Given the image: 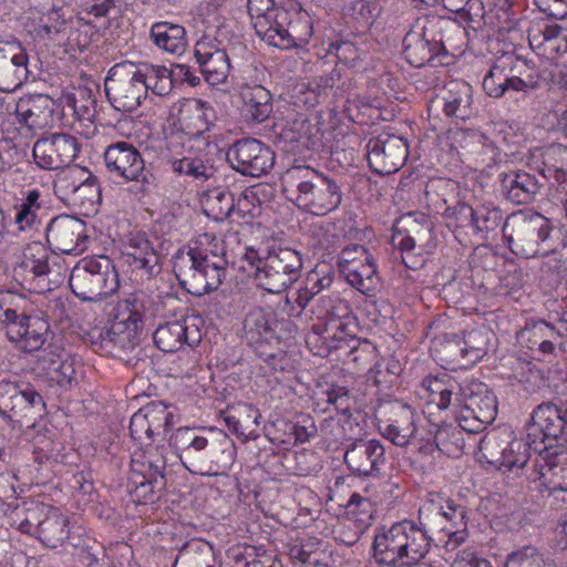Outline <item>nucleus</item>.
Masks as SVG:
<instances>
[{
    "label": "nucleus",
    "instance_id": "nucleus-1",
    "mask_svg": "<svg viewBox=\"0 0 567 567\" xmlns=\"http://www.w3.org/2000/svg\"><path fill=\"white\" fill-rule=\"evenodd\" d=\"M466 31L455 20L439 14L420 17L403 39L405 60L414 68L437 60L449 64V58L463 51Z\"/></svg>",
    "mask_w": 567,
    "mask_h": 567
},
{
    "label": "nucleus",
    "instance_id": "nucleus-2",
    "mask_svg": "<svg viewBox=\"0 0 567 567\" xmlns=\"http://www.w3.org/2000/svg\"><path fill=\"white\" fill-rule=\"evenodd\" d=\"M183 466L192 474L214 476L229 471L236 447L231 440L207 437L194 427H178L168 439Z\"/></svg>",
    "mask_w": 567,
    "mask_h": 567
},
{
    "label": "nucleus",
    "instance_id": "nucleus-3",
    "mask_svg": "<svg viewBox=\"0 0 567 567\" xmlns=\"http://www.w3.org/2000/svg\"><path fill=\"white\" fill-rule=\"evenodd\" d=\"M282 190L298 208L317 216L336 210L342 203L341 185L310 166H293L282 177Z\"/></svg>",
    "mask_w": 567,
    "mask_h": 567
},
{
    "label": "nucleus",
    "instance_id": "nucleus-4",
    "mask_svg": "<svg viewBox=\"0 0 567 567\" xmlns=\"http://www.w3.org/2000/svg\"><path fill=\"white\" fill-rule=\"evenodd\" d=\"M501 229L509 250L522 258L554 252L567 241L561 229L538 213L514 212Z\"/></svg>",
    "mask_w": 567,
    "mask_h": 567
},
{
    "label": "nucleus",
    "instance_id": "nucleus-5",
    "mask_svg": "<svg viewBox=\"0 0 567 567\" xmlns=\"http://www.w3.org/2000/svg\"><path fill=\"white\" fill-rule=\"evenodd\" d=\"M243 259L255 268L256 285L269 293H280L301 277L302 255L299 250L272 240L264 247H247Z\"/></svg>",
    "mask_w": 567,
    "mask_h": 567
},
{
    "label": "nucleus",
    "instance_id": "nucleus-6",
    "mask_svg": "<svg viewBox=\"0 0 567 567\" xmlns=\"http://www.w3.org/2000/svg\"><path fill=\"white\" fill-rule=\"evenodd\" d=\"M228 261L224 254L198 247L179 251L174 261V272L181 286L193 296L216 291L226 280Z\"/></svg>",
    "mask_w": 567,
    "mask_h": 567
},
{
    "label": "nucleus",
    "instance_id": "nucleus-7",
    "mask_svg": "<svg viewBox=\"0 0 567 567\" xmlns=\"http://www.w3.org/2000/svg\"><path fill=\"white\" fill-rule=\"evenodd\" d=\"M13 271L29 291L43 293L62 282L66 267L59 256L51 257L44 245L33 241L25 246Z\"/></svg>",
    "mask_w": 567,
    "mask_h": 567
},
{
    "label": "nucleus",
    "instance_id": "nucleus-8",
    "mask_svg": "<svg viewBox=\"0 0 567 567\" xmlns=\"http://www.w3.org/2000/svg\"><path fill=\"white\" fill-rule=\"evenodd\" d=\"M71 291L84 302H96L113 295L120 287L118 275L107 257L83 258L69 276Z\"/></svg>",
    "mask_w": 567,
    "mask_h": 567
},
{
    "label": "nucleus",
    "instance_id": "nucleus-9",
    "mask_svg": "<svg viewBox=\"0 0 567 567\" xmlns=\"http://www.w3.org/2000/svg\"><path fill=\"white\" fill-rule=\"evenodd\" d=\"M538 85V76L529 63L513 54L497 58L482 82L483 91L492 99L512 97L514 93L526 94Z\"/></svg>",
    "mask_w": 567,
    "mask_h": 567
},
{
    "label": "nucleus",
    "instance_id": "nucleus-10",
    "mask_svg": "<svg viewBox=\"0 0 567 567\" xmlns=\"http://www.w3.org/2000/svg\"><path fill=\"white\" fill-rule=\"evenodd\" d=\"M141 64L128 60L114 64L107 72L104 89L112 106L121 112L136 111L147 96Z\"/></svg>",
    "mask_w": 567,
    "mask_h": 567
},
{
    "label": "nucleus",
    "instance_id": "nucleus-11",
    "mask_svg": "<svg viewBox=\"0 0 567 567\" xmlns=\"http://www.w3.org/2000/svg\"><path fill=\"white\" fill-rule=\"evenodd\" d=\"M298 332L297 324L290 318H278L269 308L255 307L243 320V339L255 351L266 346L279 344L292 340Z\"/></svg>",
    "mask_w": 567,
    "mask_h": 567
},
{
    "label": "nucleus",
    "instance_id": "nucleus-12",
    "mask_svg": "<svg viewBox=\"0 0 567 567\" xmlns=\"http://www.w3.org/2000/svg\"><path fill=\"white\" fill-rule=\"evenodd\" d=\"M527 445L534 452L567 447V415L553 402H543L526 424Z\"/></svg>",
    "mask_w": 567,
    "mask_h": 567
},
{
    "label": "nucleus",
    "instance_id": "nucleus-13",
    "mask_svg": "<svg viewBox=\"0 0 567 567\" xmlns=\"http://www.w3.org/2000/svg\"><path fill=\"white\" fill-rule=\"evenodd\" d=\"M104 162L107 171L126 182L140 183V192L150 194L157 186V178L152 172V164L147 168L140 151L125 141L110 144L104 151Z\"/></svg>",
    "mask_w": 567,
    "mask_h": 567
},
{
    "label": "nucleus",
    "instance_id": "nucleus-14",
    "mask_svg": "<svg viewBox=\"0 0 567 567\" xmlns=\"http://www.w3.org/2000/svg\"><path fill=\"white\" fill-rule=\"evenodd\" d=\"M45 408L42 395L25 381L0 380V415L22 425Z\"/></svg>",
    "mask_w": 567,
    "mask_h": 567
},
{
    "label": "nucleus",
    "instance_id": "nucleus-15",
    "mask_svg": "<svg viewBox=\"0 0 567 567\" xmlns=\"http://www.w3.org/2000/svg\"><path fill=\"white\" fill-rule=\"evenodd\" d=\"M174 424V408L153 401L136 411L130 422V434L136 444L164 442Z\"/></svg>",
    "mask_w": 567,
    "mask_h": 567
},
{
    "label": "nucleus",
    "instance_id": "nucleus-16",
    "mask_svg": "<svg viewBox=\"0 0 567 567\" xmlns=\"http://www.w3.org/2000/svg\"><path fill=\"white\" fill-rule=\"evenodd\" d=\"M226 161L241 175L260 177L274 167L275 153L259 140L245 137L237 140L228 147Z\"/></svg>",
    "mask_w": 567,
    "mask_h": 567
},
{
    "label": "nucleus",
    "instance_id": "nucleus-17",
    "mask_svg": "<svg viewBox=\"0 0 567 567\" xmlns=\"http://www.w3.org/2000/svg\"><path fill=\"white\" fill-rule=\"evenodd\" d=\"M464 409L461 426L471 434L481 433L497 414V399L494 392L482 382H471L463 389Z\"/></svg>",
    "mask_w": 567,
    "mask_h": 567
},
{
    "label": "nucleus",
    "instance_id": "nucleus-18",
    "mask_svg": "<svg viewBox=\"0 0 567 567\" xmlns=\"http://www.w3.org/2000/svg\"><path fill=\"white\" fill-rule=\"evenodd\" d=\"M167 464L132 457L128 491L134 501L147 504L158 498L166 487Z\"/></svg>",
    "mask_w": 567,
    "mask_h": 567
},
{
    "label": "nucleus",
    "instance_id": "nucleus-19",
    "mask_svg": "<svg viewBox=\"0 0 567 567\" xmlns=\"http://www.w3.org/2000/svg\"><path fill=\"white\" fill-rule=\"evenodd\" d=\"M81 150L79 140L68 133H53L35 141L32 155L35 164L49 171L70 166Z\"/></svg>",
    "mask_w": 567,
    "mask_h": 567
},
{
    "label": "nucleus",
    "instance_id": "nucleus-20",
    "mask_svg": "<svg viewBox=\"0 0 567 567\" xmlns=\"http://www.w3.org/2000/svg\"><path fill=\"white\" fill-rule=\"evenodd\" d=\"M48 248L52 252L71 255L84 249L89 236L86 223L81 218L60 214L51 218L44 229Z\"/></svg>",
    "mask_w": 567,
    "mask_h": 567
},
{
    "label": "nucleus",
    "instance_id": "nucleus-21",
    "mask_svg": "<svg viewBox=\"0 0 567 567\" xmlns=\"http://www.w3.org/2000/svg\"><path fill=\"white\" fill-rule=\"evenodd\" d=\"M408 155V142L398 135L380 134L370 138L367 144L369 166L378 175L398 172L404 165Z\"/></svg>",
    "mask_w": 567,
    "mask_h": 567
},
{
    "label": "nucleus",
    "instance_id": "nucleus-22",
    "mask_svg": "<svg viewBox=\"0 0 567 567\" xmlns=\"http://www.w3.org/2000/svg\"><path fill=\"white\" fill-rule=\"evenodd\" d=\"M402 538L403 567L417 565L430 553L432 546L433 526L430 508L419 511L417 520L403 519L400 522Z\"/></svg>",
    "mask_w": 567,
    "mask_h": 567
},
{
    "label": "nucleus",
    "instance_id": "nucleus-23",
    "mask_svg": "<svg viewBox=\"0 0 567 567\" xmlns=\"http://www.w3.org/2000/svg\"><path fill=\"white\" fill-rule=\"evenodd\" d=\"M4 332L9 341L28 352L39 351L47 342L50 324L41 312L24 315L8 313Z\"/></svg>",
    "mask_w": 567,
    "mask_h": 567
},
{
    "label": "nucleus",
    "instance_id": "nucleus-24",
    "mask_svg": "<svg viewBox=\"0 0 567 567\" xmlns=\"http://www.w3.org/2000/svg\"><path fill=\"white\" fill-rule=\"evenodd\" d=\"M27 49L19 41H0V92H13L35 80Z\"/></svg>",
    "mask_w": 567,
    "mask_h": 567
},
{
    "label": "nucleus",
    "instance_id": "nucleus-25",
    "mask_svg": "<svg viewBox=\"0 0 567 567\" xmlns=\"http://www.w3.org/2000/svg\"><path fill=\"white\" fill-rule=\"evenodd\" d=\"M200 323L202 319L196 316L159 323L153 332L154 343L163 352L178 351L185 344L194 348L203 338Z\"/></svg>",
    "mask_w": 567,
    "mask_h": 567
},
{
    "label": "nucleus",
    "instance_id": "nucleus-26",
    "mask_svg": "<svg viewBox=\"0 0 567 567\" xmlns=\"http://www.w3.org/2000/svg\"><path fill=\"white\" fill-rule=\"evenodd\" d=\"M415 411L408 404L390 403L381 410L378 427L396 446H408L416 432Z\"/></svg>",
    "mask_w": 567,
    "mask_h": 567
},
{
    "label": "nucleus",
    "instance_id": "nucleus-27",
    "mask_svg": "<svg viewBox=\"0 0 567 567\" xmlns=\"http://www.w3.org/2000/svg\"><path fill=\"white\" fill-rule=\"evenodd\" d=\"M534 472L537 474L539 487L549 495L567 492V447L534 452Z\"/></svg>",
    "mask_w": 567,
    "mask_h": 567
},
{
    "label": "nucleus",
    "instance_id": "nucleus-28",
    "mask_svg": "<svg viewBox=\"0 0 567 567\" xmlns=\"http://www.w3.org/2000/svg\"><path fill=\"white\" fill-rule=\"evenodd\" d=\"M343 460L354 475L375 477L385 462V449L379 440L359 439L347 447Z\"/></svg>",
    "mask_w": 567,
    "mask_h": 567
},
{
    "label": "nucleus",
    "instance_id": "nucleus-29",
    "mask_svg": "<svg viewBox=\"0 0 567 567\" xmlns=\"http://www.w3.org/2000/svg\"><path fill=\"white\" fill-rule=\"evenodd\" d=\"M219 44L216 38L204 35L194 49L200 73L210 85L224 83L231 68L228 53Z\"/></svg>",
    "mask_w": 567,
    "mask_h": 567
},
{
    "label": "nucleus",
    "instance_id": "nucleus-30",
    "mask_svg": "<svg viewBox=\"0 0 567 567\" xmlns=\"http://www.w3.org/2000/svg\"><path fill=\"white\" fill-rule=\"evenodd\" d=\"M122 258L133 271L141 270L147 278H153L162 271L161 256L144 233L127 238L123 245Z\"/></svg>",
    "mask_w": 567,
    "mask_h": 567
},
{
    "label": "nucleus",
    "instance_id": "nucleus-31",
    "mask_svg": "<svg viewBox=\"0 0 567 567\" xmlns=\"http://www.w3.org/2000/svg\"><path fill=\"white\" fill-rule=\"evenodd\" d=\"M17 116L30 130L53 127L60 118L59 105L47 94L30 95L18 103Z\"/></svg>",
    "mask_w": 567,
    "mask_h": 567
},
{
    "label": "nucleus",
    "instance_id": "nucleus-32",
    "mask_svg": "<svg viewBox=\"0 0 567 567\" xmlns=\"http://www.w3.org/2000/svg\"><path fill=\"white\" fill-rule=\"evenodd\" d=\"M498 446L496 437L494 435H484L480 440V451L488 463L505 467L506 470H513L514 467L524 468L529 463L534 468L535 454L534 451L525 443L514 441L508 445V449H504L499 456L496 457L494 450Z\"/></svg>",
    "mask_w": 567,
    "mask_h": 567
},
{
    "label": "nucleus",
    "instance_id": "nucleus-33",
    "mask_svg": "<svg viewBox=\"0 0 567 567\" xmlns=\"http://www.w3.org/2000/svg\"><path fill=\"white\" fill-rule=\"evenodd\" d=\"M152 318L144 293H134L125 300L118 301L109 312L112 326H123L126 331L140 336Z\"/></svg>",
    "mask_w": 567,
    "mask_h": 567
},
{
    "label": "nucleus",
    "instance_id": "nucleus-34",
    "mask_svg": "<svg viewBox=\"0 0 567 567\" xmlns=\"http://www.w3.org/2000/svg\"><path fill=\"white\" fill-rule=\"evenodd\" d=\"M216 120L214 107L206 101L188 99L181 104L178 125L192 138L204 136L215 125Z\"/></svg>",
    "mask_w": 567,
    "mask_h": 567
},
{
    "label": "nucleus",
    "instance_id": "nucleus-35",
    "mask_svg": "<svg viewBox=\"0 0 567 567\" xmlns=\"http://www.w3.org/2000/svg\"><path fill=\"white\" fill-rule=\"evenodd\" d=\"M123 326H112L105 330H94L90 333V344L94 352L101 355L122 358L127 350L138 344L140 336L125 330Z\"/></svg>",
    "mask_w": 567,
    "mask_h": 567
},
{
    "label": "nucleus",
    "instance_id": "nucleus-36",
    "mask_svg": "<svg viewBox=\"0 0 567 567\" xmlns=\"http://www.w3.org/2000/svg\"><path fill=\"white\" fill-rule=\"evenodd\" d=\"M312 35V25L308 16L297 14L295 20L279 19L265 29V37L276 47L291 48L307 43Z\"/></svg>",
    "mask_w": 567,
    "mask_h": 567
},
{
    "label": "nucleus",
    "instance_id": "nucleus-37",
    "mask_svg": "<svg viewBox=\"0 0 567 567\" xmlns=\"http://www.w3.org/2000/svg\"><path fill=\"white\" fill-rule=\"evenodd\" d=\"M402 538L400 522L390 527L380 526L375 528L372 550L375 561L389 567H403Z\"/></svg>",
    "mask_w": 567,
    "mask_h": 567
},
{
    "label": "nucleus",
    "instance_id": "nucleus-38",
    "mask_svg": "<svg viewBox=\"0 0 567 567\" xmlns=\"http://www.w3.org/2000/svg\"><path fill=\"white\" fill-rule=\"evenodd\" d=\"M499 182L502 194L516 205L532 203L542 187L536 176L524 171L502 173Z\"/></svg>",
    "mask_w": 567,
    "mask_h": 567
},
{
    "label": "nucleus",
    "instance_id": "nucleus-39",
    "mask_svg": "<svg viewBox=\"0 0 567 567\" xmlns=\"http://www.w3.org/2000/svg\"><path fill=\"white\" fill-rule=\"evenodd\" d=\"M224 421L229 431L243 441L258 437L256 427L261 414L257 408L247 403H237L223 412Z\"/></svg>",
    "mask_w": 567,
    "mask_h": 567
},
{
    "label": "nucleus",
    "instance_id": "nucleus-40",
    "mask_svg": "<svg viewBox=\"0 0 567 567\" xmlns=\"http://www.w3.org/2000/svg\"><path fill=\"white\" fill-rule=\"evenodd\" d=\"M446 116L465 121L473 114V90L465 81H452L442 96Z\"/></svg>",
    "mask_w": 567,
    "mask_h": 567
},
{
    "label": "nucleus",
    "instance_id": "nucleus-41",
    "mask_svg": "<svg viewBox=\"0 0 567 567\" xmlns=\"http://www.w3.org/2000/svg\"><path fill=\"white\" fill-rule=\"evenodd\" d=\"M240 96L244 102V112L248 120L262 123L272 113V95L262 85H246Z\"/></svg>",
    "mask_w": 567,
    "mask_h": 567
},
{
    "label": "nucleus",
    "instance_id": "nucleus-42",
    "mask_svg": "<svg viewBox=\"0 0 567 567\" xmlns=\"http://www.w3.org/2000/svg\"><path fill=\"white\" fill-rule=\"evenodd\" d=\"M151 39L158 48L171 53L179 54L187 45L185 28L167 21L156 22L152 25Z\"/></svg>",
    "mask_w": 567,
    "mask_h": 567
},
{
    "label": "nucleus",
    "instance_id": "nucleus-43",
    "mask_svg": "<svg viewBox=\"0 0 567 567\" xmlns=\"http://www.w3.org/2000/svg\"><path fill=\"white\" fill-rule=\"evenodd\" d=\"M215 558L214 547L208 542L193 538L179 548L173 567H205L215 563Z\"/></svg>",
    "mask_w": 567,
    "mask_h": 567
},
{
    "label": "nucleus",
    "instance_id": "nucleus-44",
    "mask_svg": "<svg viewBox=\"0 0 567 567\" xmlns=\"http://www.w3.org/2000/svg\"><path fill=\"white\" fill-rule=\"evenodd\" d=\"M103 33V24L92 23L91 18L78 17L75 21L71 19L68 33L65 34V45L71 50L78 49L82 52Z\"/></svg>",
    "mask_w": 567,
    "mask_h": 567
},
{
    "label": "nucleus",
    "instance_id": "nucleus-45",
    "mask_svg": "<svg viewBox=\"0 0 567 567\" xmlns=\"http://www.w3.org/2000/svg\"><path fill=\"white\" fill-rule=\"evenodd\" d=\"M69 520L56 509L51 511L38 525V537L47 547L56 548L69 537Z\"/></svg>",
    "mask_w": 567,
    "mask_h": 567
},
{
    "label": "nucleus",
    "instance_id": "nucleus-46",
    "mask_svg": "<svg viewBox=\"0 0 567 567\" xmlns=\"http://www.w3.org/2000/svg\"><path fill=\"white\" fill-rule=\"evenodd\" d=\"M503 210L494 203H481L475 205L474 235L487 239L491 234L503 227L505 221Z\"/></svg>",
    "mask_w": 567,
    "mask_h": 567
},
{
    "label": "nucleus",
    "instance_id": "nucleus-47",
    "mask_svg": "<svg viewBox=\"0 0 567 567\" xmlns=\"http://www.w3.org/2000/svg\"><path fill=\"white\" fill-rule=\"evenodd\" d=\"M248 13L252 20L258 34L265 35V29L279 19L287 20L288 11L282 8H276L274 0H248Z\"/></svg>",
    "mask_w": 567,
    "mask_h": 567
},
{
    "label": "nucleus",
    "instance_id": "nucleus-48",
    "mask_svg": "<svg viewBox=\"0 0 567 567\" xmlns=\"http://www.w3.org/2000/svg\"><path fill=\"white\" fill-rule=\"evenodd\" d=\"M445 10L455 13L462 21L481 28L488 23L482 0H441Z\"/></svg>",
    "mask_w": 567,
    "mask_h": 567
},
{
    "label": "nucleus",
    "instance_id": "nucleus-49",
    "mask_svg": "<svg viewBox=\"0 0 567 567\" xmlns=\"http://www.w3.org/2000/svg\"><path fill=\"white\" fill-rule=\"evenodd\" d=\"M363 262L358 264L352 269L348 270L343 275L353 288L358 291L370 295L373 292L380 284V277L377 271V265L373 257L371 260H362Z\"/></svg>",
    "mask_w": 567,
    "mask_h": 567
},
{
    "label": "nucleus",
    "instance_id": "nucleus-50",
    "mask_svg": "<svg viewBox=\"0 0 567 567\" xmlns=\"http://www.w3.org/2000/svg\"><path fill=\"white\" fill-rule=\"evenodd\" d=\"M65 103L80 121L94 122L97 116V100L91 89L79 87L65 95Z\"/></svg>",
    "mask_w": 567,
    "mask_h": 567
},
{
    "label": "nucleus",
    "instance_id": "nucleus-51",
    "mask_svg": "<svg viewBox=\"0 0 567 567\" xmlns=\"http://www.w3.org/2000/svg\"><path fill=\"white\" fill-rule=\"evenodd\" d=\"M434 426L433 442L439 451L445 454H452L463 450V432L466 431L461 426V417L458 419L457 425L442 423Z\"/></svg>",
    "mask_w": 567,
    "mask_h": 567
},
{
    "label": "nucleus",
    "instance_id": "nucleus-52",
    "mask_svg": "<svg viewBox=\"0 0 567 567\" xmlns=\"http://www.w3.org/2000/svg\"><path fill=\"white\" fill-rule=\"evenodd\" d=\"M141 69L143 74L146 75L147 92L151 90L158 96H166L172 92L175 82L171 69L147 63H141Z\"/></svg>",
    "mask_w": 567,
    "mask_h": 567
},
{
    "label": "nucleus",
    "instance_id": "nucleus-53",
    "mask_svg": "<svg viewBox=\"0 0 567 567\" xmlns=\"http://www.w3.org/2000/svg\"><path fill=\"white\" fill-rule=\"evenodd\" d=\"M435 515L437 519L445 522L439 524L440 530L450 536H455L466 527V508L452 499L445 501V505H442Z\"/></svg>",
    "mask_w": 567,
    "mask_h": 567
},
{
    "label": "nucleus",
    "instance_id": "nucleus-54",
    "mask_svg": "<svg viewBox=\"0 0 567 567\" xmlns=\"http://www.w3.org/2000/svg\"><path fill=\"white\" fill-rule=\"evenodd\" d=\"M168 166L178 176H186L200 182L208 181L215 173L214 167L206 164L202 158L186 155L178 159H173Z\"/></svg>",
    "mask_w": 567,
    "mask_h": 567
},
{
    "label": "nucleus",
    "instance_id": "nucleus-55",
    "mask_svg": "<svg viewBox=\"0 0 567 567\" xmlns=\"http://www.w3.org/2000/svg\"><path fill=\"white\" fill-rule=\"evenodd\" d=\"M487 336L488 332L484 329H472L464 333L460 350L464 363L474 364L487 353Z\"/></svg>",
    "mask_w": 567,
    "mask_h": 567
},
{
    "label": "nucleus",
    "instance_id": "nucleus-56",
    "mask_svg": "<svg viewBox=\"0 0 567 567\" xmlns=\"http://www.w3.org/2000/svg\"><path fill=\"white\" fill-rule=\"evenodd\" d=\"M336 334L329 332L326 322H316L306 334L305 341L309 350L319 357H327L332 350H337Z\"/></svg>",
    "mask_w": 567,
    "mask_h": 567
},
{
    "label": "nucleus",
    "instance_id": "nucleus-57",
    "mask_svg": "<svg viewBox=\"0 0 567 567\" xmlns=\"http://www.w3.org/2000/svg\"><path fill=\"white\" fill-rule=\"evenodd\" d=\"M319 317L326 319L324 322H338L347 320L352 316L350 303L338 295L322 296L318 299Z\"/></svg>",
    "mask_w": 567,
    "mask_h": 567
},
{
    "label": "nucleus",
    "instance_id": "nucleus-58",
    "mask_svg": "<svg viewBox=\"0 0 567 567\" xmlns=\"http://www.w3.org/2000/svg\"><path fill=\"white\" fill-rule=\"evenodd\" d=\"M71 19L65 17L63 8L53 6L40 17V28L44 33L56 41H61L68 33Z\"/></svg>",
    "mask_w": 567,
    "mask_h": 567
},
{
    "label": "nucleus",
    "instance_id": "nucleus-59",
    "mask_svg": "<svg viewBox=\"0 0 567 567\" xmlns=\"http://www.w3.org/2000/svg\"><path fill=\"white\" fill-rule=\"evenodd\" d=\"M179 127L172 128L165 134L164 145L161 147V159L166 164H172L173 159L185 156L186 143L190 140Z\"/></svg>",
    "mask_w": 567,
    "mask_h": 567
},
{
    "label": "nucleus",
    "instance_id": "nucleus-60",
    "mask_svg": "<svg viewBox=\"0 0 567 567\" xmlns=\"http://www.w3.org/2000/svg\"><path fill=\"white\" fill-rule=\"evenodd\" d=\"M40 192L31 189L27 193L23 202L16 206L17 214L14 223L19 226L20 230L32 228L37 221V212L41 208Z\"/></svg>",
    "mask_w": 567,
    "mask_h": 567
},
{
    "label": "nucleus",
    "instance_id": "nucleus-61",
    "mask_svg": "<svg viewBox=\"0 0 567 567\" xmlns=\"http://www.w3.org/2000/svg\"><path fill=\"white\" fill-rule=\"evenodd\" d=\"M474 214L475 206H471L464 202H457L453 206H449L443 216L450 229L458 230L470 228L474 233Z\"/></svg>",
    "mask_w": 567,
    "mask_h": 567
},
{
    "label": "nucleus",
    "instance_id": "nucleus-62",
    "mask_svg": "<svg viewBox=\"0 0 567 567\" xmlns=\"http://www.w3.org/2000/svg\"><path fill=\"white\" fill-rule=\"evenodd\" d=\"M208 206L215 219L224 220L236 210V199L228 189L212 190L207 199Z\"/></svg>",
    "mask_w": 567,
    "mask_h": 567
},
{
    "label": "nucleus",
    "instance_id": "nucleus-63",
    "mask_svg": "<svg viewBox=\"0 0 567 567\" xmlns=\"http://www.w3.org/2000/svg\"><path fill=\"white\" fill-rule=\"evenodd\" d=\"M505 567H544L543 555L532 545H525L509 553Z\"/></svg>",
    "mask_w": 567,
    "mask_h": 567
},
{
    "label": "nucleus",
    "instance_id": "nucleus-64",
    "mask_svg": "<svg viewBox=\"0 0 567 567\" xmlns=\"http://www.w3.org/2000/svg\"><path fill=\"white\" fill-rule=\"evenodd\" d=\"M362 260H371V254L364 246L352 244L344 247L339 254L338 266L341 274L346 275L348 270L363 262Z\"/></svg>",
    "mask_w": 567,
    "mask_h": 567
}]
</instances>
